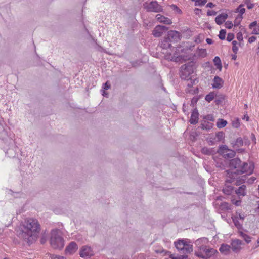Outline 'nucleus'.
I'll return each mask as SVG.
<instances>
[{"label": "nucleus", "instance_id": "obj_62", "mask_svg": "<svg viewBox=\"0 0 259 259\" xmlns=\"http://www.w3.org/2000/svg\"><path fill=\"white\" fill-rule=\"evenodd\" d=\"M214 102L217 105H219L221 102V100L220 99H216V100H215Z\"/></svg>", "mask_w": 259, "mask_h": 259}, {"label": "nucleus", "instance_id": "obj_13", "mask_svg": "<svg viewBox=\"0 0 259 259\" xmlns=\"http://www.w3.org/2000/svg\"><path fill=\"white\" fill-rule=\"evenodd\" d=\"M242 163V161L240 159L238 158H235L231 159L229 164V167L231 168L230 170L232 171H234L233 169H239L241 164Z\"/></svg>", "mask_w": 259, "mask_h": 259}, {"label": "nucleus", "instance_id": "obj_7", "mask_svg": "<svg viewBox=\"0 0 259 259\" xmlns=\"http://www.w3.org/2000/svg\"><path fill=\"white\" fill-rule=\"evenodd\" d=\"M144 8L148 12L158 13L162 12L163 8L157 1L146 2L143 4Z\"/></svg>", "mask_w": 259, "mask_h": 259}, {"label": "nucleus", "instance_id": "obj_33", "mask_svg": "<svg viewBox=\"0 0 259 259\" xmlns=\"http://www.w3.org/2000/svg\"><path fill=\"white\" fill-rule=\"evenodd\" d=\"M243 2L248 9H251L254 7V4L251 3V0H243Z\"/></svg>", "mask_w": 259, "mask_h": 259}, {"label": "nucleus", "instance_id": "obj_58", "mask_svg": "<svg viewBox=\"0 0 259 259\" xmlns=\"http://www.w3.org/2000/svg\"><path fill=\"white\" fill-rule=\"evenodd\" d=\"M236 206H239L241 203L240 200H236L234 202H233Z\"/></svg>", "mask_w": 259, "mask_h": 259}, {"label": "nucleus", "instance_id": "obj_16", "mask_svg": "<svg viewBox=\"0 0 259 259\" xmlns=\"http://www.w3.org/2000/svg\"><path fill=\"white\" fill-rule=\"evenodd\" d=\"M228 15L227 14L222 13L216 17L215 21L218 25H221L228 18Z\"/></svg>", "mask_w": 259, "mask_h": 259}, {"label": "nucleus", "instance_id": "obj_12", "mask_svg": "<svg viewBox=\"0 0 259 259\" xmlns=\"http://www.w3.org/2000/svg\"><path fill=\"white\" fill-rule=\"evenodd\" d=\"M170 42H177L180 39V34L179 33L175 30H171L168 31L167 33V36L166 37Z\"/></svg>", "mask_w": 259, "mask_h": 259}, {"label": "nucleus", "instance_id": "obj_17", "mask_svg": "<svg viewBox=\"0 0 259 259\" xmlns=\"http://www.w3.org/2000/svg\"><path fill=\"white\" fill-rule=\"evenodd\" d=\"M223 83V80L218 76H215L213 80L212 86L214 89H220Z\"/></svg>", "mask_w": 259, "mask_h": 259}, {"label": "nucleus", "instance_id": "obj_38", "mask_svg": "<svg viewBox=\"0 0 259 259\" xmlns=\"http://www.w3.org/2000/svg\"><path fill=\"white\" fill-rule=\"evenodd\" d=\"M237 44H238V42L234 40L232 41V45H233L232 51L235 54H236L238 50V47L237 46Z\"/></svg>", "mask_w": 259, "mask_h": 259}, {"label": "nucleus", "instance_id": "obj_42", "mask_svg": "<svg viewBox=\"0 0 259 259\" xmlns=\"http://www.w3.org/2000/svg\"><path fill=\"white\" fill-rule=\"evenodd\" d=\"M234 37V35L233 33H229L227 35V40L229 42L232 41Z\"/></svg>", "mask_w": 259, "mask_h": 259}, {"label": "nucleus", "instance_id": "obj_8", "mask_svg": "<svg viewBox=\"0 0 259 259\" xmlns=\"http://www.w3.org/2000/svg\"><path fill=\"white\" fill-rule=\"evenodd\" d=\"M218 153L225 158H233L236 154L235 151L229 149L226 145L221 146L218 150Z\"/></svg>", "mask_w": 259, "mask_h": 259}, {"label": "nucleus", "instance_id": "obj_64", "mask_svg": "<svg viewBox=\"0 0 259 259\" xmlns=\"http://www.w3.org/2000/svg\"><path fill=\"white\" fill-rule=\"evenodd\" d=\"M201 53L206 54V50L205 49H201L200 50Z\"/></svg>", "mask_w": 259, "mask_h": 259}, {"label": "nucleus", "instance_id": "obj_11", "mask_svg": "<svg viewBox=\"0 0 259 259\" xmlns=\"http://www.w3.org/2000/svg\"><path fill=\"white\" fill-rule=\"evenodd\" d=\"M168 30V27L163 25L156 26L152 32V34L155 37H159L162 35L164 32Z\"/></svg>", "mask_w": 259, "mask_h": 259}, {"label": "nucleus", "instance_id": "obj_52", "mask_svg": "<svg viewBox=\"0 0 259 259\" xmlns=\"http://www.w3.org/2000/svg\"><path fill=\"white\" fill-rule=\"evenodd\" d=\"M238 18H236L235 20V21H234V26H237L239 25L240 24V21L242 20V19H240V17L239 18V20L238 21Z\"/></svg>", "mask_w": 259, "mask_h": 259}, {"label": "nucleus", "instance_id": "obj_47", "mask_svg": "<svg viewBox=\"0 0 259 259\" xmlns=\"http://www.w3.org/2000/svg\"><path fill=\"white\" fill-rule=\"evenodd\" d=\"M243 239L247 243H249L251 242V237L247 234L244 235Z\"/></svg>", "mask_w": 259, "mask_h": 259}, {"label": "nucleus", "instance_id": "obj_50", "mask_svg": "<svg viewBox=\"0 0 259 259\" xmlns=\"http://www.w3.org/2000/svg\"><path fill=\"white\" fill-rule=\"evenodd\" d=\"M252 33L255 34H259V26L254 28Z\"/></svg>", "mask_w": 259, "mask_h": 259}, {"label": "nucleus", "instance_id": "obj_32", "mask_svg": "<svg viewBox=\"0 0 259 259\" xmlns=\"http://www.w3.org/2000/svg\"><path fill=\"white\" fill-rule=\"evenodd\" d=\"M214 98V93L213 92H210L205 96V100L208 102H210Z\"/></svg>", "mask_w": 259, "mask_h": 259}, {"label": "nucleus", "instance_id": "obj_20", "mask_svg": "<svg viewBox=\"0 0 259 259\" xmlns=\"http://www.w3.org/2000/svg\"><path fill=\"white\" fill-rule=\"evenodd\" d=\"M156 18L160 22L163 23L165 24H170L172 23L170 19L160 14H157Z\"/></svg>", "mask_w": 259, "mask_h": 259}, {"label": "nucleus", "instance_id": "obj_40", "mask_svg": "<svg viewBox=\"0 0 259 259\" xmlns=\"http://www.w3.org/2000/svg\"><path fill=\"white\" fill-rule=\"evenodd\" d=\"M233 221L234 225L238 229H240L242 227V225L239 223L237 219H233Z\"/></svg>", "mask_w": 259, "mask_h": 259}, {"label": "nucleus", "instance_id": "obj_29", "mask_svg": "<svg viewBox=\"0 0 259 259\" xmlns=\"http://www.w3.org/2000/svg\"><path fill=\"white\" fill-rule=\"evenodd\" d=\"M227 124V122L226 120L223 119H219L217 122V126L219 128H222L225 127Z\"/></svg>", "mask_w": 259, "mask_h": 259}, {"label": "nucleus", "instance_id": "obj_31", "mask_svg": "<svg viewBox=\"0 0 259 259\" xmlns=\"http://www.w3.org/2000/svg\"><path fill=\"white\" fill-rule=\"evenodd\" d=\"M169 257L171 259H188V256L186 254L176 256L174 254H170Z\"/></svg>", "mask_w": 259, "mask_h": 259}, {"label": "nucleus", "instance_id": "obj_45", "mask_svg": "<svg viewBox=\"0 0 259 259\" xmlns=\"http://www.w3.org/2000/svg\"><path fill=\"white\" fill-rule=\"evenodd\" d=\"M204 118L207 120L209 121H214V119L212 115L211 114H208L205 116Z\"/></svg>", "mask_w": 259, "mask_h": 259}, {"label": "nucleus", "instance_id": "obj_36", "mask_svg": "<svg viewBox=\"0 0 259 259\" xmlns=\"http://www.w3.org/2000/svg\"><path fill=\"white\" fill-rule=\"evenodd\" d=\"M216 138L219 141H221L224 137V133L223 132H219L216 134Z\"/></svg>", "mask_w": 259, "mask_h": 259}, {"label": "nucleus", "instance_id": "obj_22", "mask_svg": "<svg viewBox=\"0 0 259 259\" xmlns=\"http://www.w3.org/2000/svg\"><path fill=\"white\" fill-rule=\"evenodd\" d=\"M208 241L207 238L203 237L196 240L195 244L197 247L199 248L201 246H206L205 244L207 243Z\"/></svg>", "mask_w": 259, "mask_h": 259}, {"label": "nucleus", "instance_id": "obj_21", "mask_svg": "<svg viewBox=\"0 0 259 259\" xmlns=\"http://www.w3.org/2000/svg\"><path fill=\"white\" fill-rule=\"evenodd\" d=\"M225 187L223 188V191L224 194L226 195H230L233 190V187L232 186L229 185V184L231 183L227 182V179L225 181Z\"/></svg>", "mask_w": 259, "mask_h": 259}, {"label": "nucleus", "instance_id": "obj_48", "mask_svg": "<svg viewBox=\"0 0 259 259\" xmlns=\"http://www.w3.org/2000/svg\"><path fill=\"white\" fill-rule=\"evenodd\" d=\"M217 14V12L214 11L208 10L207 12V16H214Z\"/></svg>", "mask_w": 259, "mask_h": 259}, {"label": "nucleus", "instance_id": "obj_2", "mask_svg": "<svg viewBox=\"0 0 259 259\" xmlns=\"http://www.w3.org/2000/svg\"><path fill=\"white\" fill-rule=\"evenodd\" d=\"M254 165L252 163L242 162L239 169H236L235 171L227 170V182L233 183L238 186L244 183L245 175L240 178V175L246 173L247 175L251 174L254 170Z\"/></svg>", "mask_w": 259, "mask_h": 259}, {"label": "nucleus", "instance_id": "obj_9", "mask_svg": "<svg viewBox=\"0 0 259 259\" xmlns=\"http://www.w3.org/2000/svg\"><path fill=\"white\" fill-rule=\"evenodd\" d=\"M94 255V251L91 246L84 245L80 249L79 255L82 258H90Z\"/></svg>", "mask_w": 259, "mask_h": 259}, {"label": "nucleus", "instance_id": "obj_39", "mask_svg": "<svg viewBox=\"0 0 259 259\" xmlns=\"http://www.w3.org/2000/svg\"><path fill=\"white\" fill-rule=\"evenodd\" d=\"M207 2V0H197L195 3V6H204Z\"/></svg>", "mask_w": 259, "mask_h": 259}, {"label": "nucleus", "instance_id": "obj_27", "mask_svg": "<svg viewBox=\"0 0 259 259\" xmlns=\"http://www.w3.org/2000/svg\"><path fill=\"white\" fill-rule=\"evenodd\" d=\"M213 62L214 65L216 66L217 68L221 71L222 68V66L220 58L218 56L215 57L213 59Z\"/></svg>", "mask_w": 259, "mask_h": 259}, {"label": "nucleus", "instance_id": "obj_24", "mask_svg": "<svg viewBox=\"0 0 259 259\" xmlns=\"http://www.w3.org/2000/svg\"><path fill=\"white\" fill-rule=\"evenodd\" d=\"M230 248H231L230 245L223 244L221 245V247H220L219 250L221 252L226 254L229 252Z\"/></svg>", "mask_w": 259, "mask_h": 259}, {"label": "nucleus", "instance_id": "obj_54", "mask_svg": "<svg viewBox=\"0 0 259 259\" xmlns=\"http://www.w3.org/2000/svg\"><path fill=\"white\" fill-rule=\"evenodd\" d=\"M240 123L238 121L233 122V126L235 128H238L239 126Z\"/></svg>", "mask_w": 259, "mask_h": 259}, {"label": "nucleus", "instance_id": "obj_23", "mask_svg": "<svg viewBox=\"0 0 259 259\" xmlns=\"http://www.w3.org/2000/svg\"><path fill=\"white\" fill-rule=\"evenodd\" d=\"M171 43L170 40L165 37L164 39L161 41L160 45L161 48L166 49L171 47Z\"/></svg>", "mask_w": 259, "mask_h": 259}, {"label": "nucleus", "instance_id": "obj_19", "mask_svg": "<svg viewBox=\"0 0 259 259\" xmlns=\"http://www.w3.org/2000/svg\"><path fill=\"white\" fill-rule=\"evenodd\" d=\"M235 193L237 196L240 197H243L246 195V187L245 185H242L240 186L237 189L235 190Z\"/></svg>", "mask_w": 259, "mask_h": 259}, {"label": "nucleus", "instance_id": "obj_5", "mask_svg": "<svg viewBox=\"0 0 259 259\" xmlns=\"http://www.w3.org/2000/svg\"><path fill=\"white\" fill-rule=\"evenodd\" d=\"M196 69L195 62L190 61L184 65L180 68V76L182 79H188L189 76L192 74Z\"/></svg>", "mask_w": 259, "mask_h": 259}, {"label": "nucleus", "instance_id": "obj_46", "mask_svg": "<svg viewBox=\"0 0 259 259\" xmlns=\"http://www.w3.org/2000/svg\"><path fill=\"white\" fill-rule=\"evenodd\" d=\"M110 87H111V85L108 81H107L106 82L104 83L103 85V88L104 89V90H105L109 89L110 88Z\"/></svg>", "mask_w": 259, "mask_h": 259}, {"label": "nucleus", "instance_id": "obj_44", "mask_svg": "<svg viewBox=\"0 0 259 259\" xmlns=\"http://www.w3.org/2000/svg\"><path fill=\"white\" fill-rule=\"evenodd\" d=\"M236 38L239 41H243V35L241 32H239L237 34Z\"/></svg>", "mask_w": 259, "mask_h": 259}, {"label": "nucleus", "instance_id": "obj_30", "mask_svg": "<svg viewBox=\"0 0 259 259\" xmlns=\"http://www.w3.org/2000/svg\"><path fill=\"white\" fill-rule=\"evenodd\" d=\"M202 153L206 155H212L213 153V150L212 149H209L206 147H204L202 149Z\"/></svg>", "mask_w": 259, "mask_h": 259}, {"label": "nucleus", "instance_id": "obj_55", "mask_svg": "<svg viewBox=\"0 0 259 259\" xmlns=\"http://www.w3.org/2000/svg\"><path fill=\"white\" fill-rule=\"evenodd\" d=\"M197 101H198L197 98L194 97L191 100V104L194 105V104H196L197 102Z\"/></svg>", "mask_w": 259, "mask_h": 259}, {"label": "nucleus", "instance_id": "obj_18", "mask_svg": "<svg viewBox=\"0 0 259 259\" xmlns=\"http://www.w3.org/2000/svg\"><path fill=\"white\" fill-rule=\"evenodd\" d=\"M199 113L198 110L195 109L192 112L190 122L192 124H196L198 121Z\"/></svg>", "mask_w": 259, "mask_h": 259}, {"label": "nucleus", "instance_id": "obj_59", "mask_svg": "<svg viewBox=\"0 0 259 259\" xmlns=\"http://www.w3.org/2000/svg\"><path fill=\"white\" fill-rule=\"evenodd\" d=\"M206 42L208 44H212L213 43V40L210 38H207L206 40Z\"/></svg>", "mask_w": 259, "mask_h": 259}, {"label": "nucleus", "instance_id": "obj_60", "mask_svg": "<svg viewBox=\"0 0 259 259\" xmlns=\"http://www.w3.org/2000/svg\"><path fill=\"white\" fill-rule=\"evenodd\" d=\"M256 180V178L255 177H251L249 180V183H253L255 180Z\"/></svg>", "mask_w": 259, "mask_h": 259}, {"label": "nucleus", "instance_id": "obj_25", "mask_svg": "<svg viewBox=\"0 0 259 259\" xmlns=\"http://www.w3.org/2000/svg\"><path fill=\"white\" fill-rule=\"evenodd\" d=\"M234 148H237L242 146L244 145V141L241 138H238L235 141L234 143H232Z\"/></svg>", "mask_w": 259, "mask_h": 259}, {"label": "nucleus", "instance_id": "obj_56", "mask_svg": "<svg viewBox=\"0 0 259 259\" xmlns=\"http://www.w3.org/2000/svg\"><path fill=\"white\" fill-rule=\"evenodd\" d=\"M214 6H215V5L212 2H209L206 5V7H209V8H213Z\"/></svg>", "mask_w": 259, "mask_h": 259}, {"label": "nucleus", "instance_id": "obj_37", "mask_svg": "<svg viewBox=\"0 0 259 259\" xmlns=\"http://www.w3.org/2000/svg\"><path fill=\"white\" fill-rule=\"evenodd\" d=\"M226 30L224 29H221L220 31V34L219 35V37L221 40H224L226 36Z\"/></svg>", "mask_w": 259, "mask_h": 259}, {"label": "nucleus", "instance_id": "obj_4", "mask_svg": "<svg viewBox=\"0 0 259 259\" xmlns=\"http://www.w3.org/2000/svg\"><path fill=\"white\" fill-rule=\"evenodd\" d=\"M217 252V251L207 246H201L195 251V255L201 258L208 259Z\"/></svg>", "mask_w": 259, "mask_h": 259}, {"label": "nucleus", "instance_id": "obj_41", "mask_svg": "<svg viewBox=\"0 0 259 259\" xmlns=\"http://www.w3.org/2000/svg\"><path fill=\"white\" fill-rule=\"evenodd\" d=\"M225 27L228 29H231L232 28L233 25L231 21H227L225 23Z\"/></svg>", "mask_w": 259, "mask_h": 259}, {"label": "nucleus", "instance_id": "obj_63", "mask_svg": "<svg viewBox=\"0 0 259 259\" xmlns=\"http://www.w3.org/2000/svg\"><path fill=\"white\" fill-rule=\"evenodd\" d=\"M237 56L235 54L232 55V59L235 60L236 59Z\"/></svg>", "mask_w": 259, "mask_h": 259}, {"label": "nucleus", "instance_id": "obj_6", "mask_svg": "<svg viewBox=\"0 0 259 259\" xmlns=\"http://www.w3.org/2000/svg\"><path fill=\"white\" fill-rule=\"evenodd\" d=\"M176 248L184 254L190 253L193 251L192 245L187 244L183 240H178L177 242H175Z\"/></svg>", "mask_w": 259, "mask_h": 259}, {"label": "nucleus", "instance_id": "obj_49", "mask_svg": "<svg viewBox=\"0 0 259 259\" xmlns=\"http://www.w3.org/2000/svg\"><path fill=\"white\" fill-rule=\"evenodd\" d=\"M243 141H244V144L245 145H248L250 144V141L249 140H248V139L247 138H246V137H244L243 138Z\"/></svg>", "mask_w": 259, "mask_h": 259}, {"label": "nucleus", "instance_id": "obj_26", "mask_svg": "<svg viewBox=\"0 0 259 259\" xmlns=\"http://www.w3.org/2000/svg\"><path fill=\"white\" fill-rule=\"evenodd\" d=\"M213 124L209 122H204L200 124V127L203 130H209L212 128Z\"/></svg>", "mask_w": 259, "mask_h": 259}, {"label": "nucleus", "instance_id": "obj_1", "mask_svg": "<svg viewBox=\"0 0 259 259\" xmlns=\"http://www.w3.org/2000/svg\"><path fill=\"white\" fill-rule=\"evenodd\" d=\"M40 231V226L38 221L33 218H28L23 223L18 237L29 244L32 243Z\"/></svg>", "mask_w": 259, "mask_h": 259}, {"label": "nucleus", "instance_id": "obj_10", "mask_svg": "<svg viewBox=\"0 0 259 259\" xmlns=\"http://www.w3.org/2000/svg\"><path fill=\"white\" fill-rule=\"evenodd\" d=\"M10 147L8 149L5 148L6 155L10 158H14L16 157L17 154V149L18 147L15 145L14 141L10 140Z\"/></svg>", "mask_w": 259, "mask_h": 259}, {"label": "nucleus", "instance_id": "obj_34", "mask_svg": "<svg viewBox=\"0 0 259 259\" xmlns=\"http://www.w3.org/2000/svg\"><path fill=\"white\" fill-rule=\"evenodd\" d=\"M220 208L222 210H228L230 209L229 205L228 203L223 202L220 205Z\"/></svg>", "mask_w": 259, "mask_h": 259}, {"label": "nucleus", "instance_id": "obj_15", "mask_svg": "<svg viewBox=\"0 0 259 259\" xmlns=\"http://www.w3.org/2000/svg\"><path fill=\"white\" fill-rule=\"evenodd\" d=\"M242 244V241L239 239H236L232 241L230 246L234 252H237L241 249V245Z\"/></svg>", "mask_w": 259, "mask_h": 259}, {"label": "nucleus", "instance_id": "obj_28", "mask_svg": "<svg viewBox=\"0 0 259 259\" xmlns=\"http://www.w3.org/2000/svg\"><path fill=\"white\" fill-rule=\"evenodd\" d=\"M243 4H241L239 5V6L236 9L235 12H239L240 15V19H242V15L245 13V9L244 8H242L243 7Z\"/></svg>", "mask_w": 259, "mask_h": 259}, {"label": "nucleus", "instance_id": "obj_53", "mask_svg": "<svg viewBox=\"0 0 259 259\" xmlns=\"http://www.w3.org/2000/svg\"><path fill=\"white\" fill-rule=\"evenodd\" d=\"M257 25V22L256 21H254L252 23H251L249 25V27L250 29H251L253 27L256 26Z\"/></svg>", "mask_w": 259, "mask_h": 259}, {"label": "nucleus", "instance_id": "obj_43", "mask_svg": "<svg viewBox=\"0 0 259 259\" xmlns=\"http://www.w3.org/2000/svg\"><path fill=\"white\" fill-rule=\"evenodd\" d=\"M170 7L174 10L176 11L178 13H182V11L176 5H171Z\"/></svg>", "mask_w": 259, "mask_h": 259}, {"label": "nucleus", "instance_id": "obj_51", "mask_svg": "<svg viewBox=\"0 0 259 259\" xmlns=\"http://www.w3.org/2000/svg\"><path fill=\"white\" fill-rule=\"evenodd\" d=\"M256 39V37H255L254 36H251L248 39V42L249 43H252L255 41Z\"/></svg>", "mask_w": 259, "mask_h": 259}, {"label": "nucleus", "instance_id": "obj_57", "mask_svg": "<svg viewBox=\"0 0 259 259\" xmlns=\"http://www.w3.org/2000/svg\"><path fill=\"white\" fill-rule=\"evenodd\" d=\"M251 139L252 141L253 142V143L254 144H255L256 143V141H255L256 139H255L254 135L252 133L251 134Z\"/></svg>", "mask_w": 259, "mask_h": 259}, {"label": "nucleus", "instance_id": "obj_35", "mask_svg": "<svg viewBox=\"0 0 259 259\" xmlns=\"http://www.w3.org/2000/svg\"><path fill=\"white\" fill-rule=\"evenodd\" d=\"M184 57L182 56H179L177 57H173L172 58V60L175 62H182V60L186 61V59L184 58Z\"/></svg>", "mask_w": 259, "mask_h": 259}, {"label": "nucleus", "instance_id": "obj_3", "mask_svg": "<svg viewBox=\"0 0 259 259\" xmlns=\"http://www.w3.org/2000/svg\"><path fill=\"white\" fill-rule=\"evenodd\" d=\"M50 242L51 246L56 249H61L64 246V240L59 229H53L51 232Z\"/></svg>", "mask_w": 259, "mask_h": 259}, {"label": "nucleus", "instance_id": "obj_14", "mask_svg": "<svg viewBox=\"0 0 259 259\" xmlns=\"http://www.w3.org/2000/svg\"><path fill=\"white\" fill-rule=\"evenodd\" d=\"M78 249L77 244L74 242H70L65 248V253L67 255H71L75 253Z\"/></svg>", "mask_w": 259, "mask_h": 259}, {"label": "nucleus", "instance_id": "obj_61", "mask_svg": "<svg viewBox=\"0 0 259 259\" xmlns=\"http://www.w3.org/2000/svg\"><path fill=\"white\" fill-rule=\"evenodd\" d=\"M240 236H241L243 238L244 237V235H246V234L243 233V232H239Z\"/></svg>", "mask_w": 259, "mask_h": 259}]
</instances>
